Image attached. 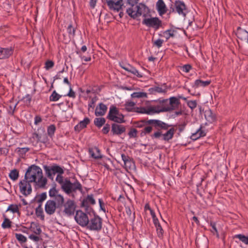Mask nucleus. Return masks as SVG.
Instances as JSON below:
<instances>
[{
	"mask_svg": "<svg viewBox=\"0 0 248 248\" xmlns=\"http://www.w3.org/2000/svg\"><path fill=\"white\" fill-rule=\"evenodd\" d=\"M180 104V102L176 97H171L169 99H163L160 101V105L151 106L147 108H137L136 112L140 113L152 114L161 112H170L177 109Z\"/></svg>",
	"mask_w": 248,
	"mask_h": 248,
	"instance_id": "nucleus-1",
	"label": "nucleus"
},
{
	"mask_svg": "<svg viewBox=\"0 0 248 248\" xmlns=\"http://www.w3.org/2000/svg\"><path fill=\"white\" fill-rule=\"evenodd\" d=\"M126 13L133 18H136L141 15L146 18L149 14L150 10L145 4L140 3L139 5L131 6V7L126 10Z\"/></svg>",
	"mask_w": 248,
	"mask_h": 248,
	"instance_id": "nucleus-2",
	"label": "nucleus"
},
{
	"mask_svg": "<svg viewBox=\"0 0 248 248\" xmlns=\"http://www.w3.org/2000/svg\"><path fill=\"white\" fill-rule=\"evenodd\" d=\"M42 170L38 166L32 165L27 169L25 174L24 179L29 182L33 183L36 182L38 177L42 174Z\"/></svg>",
	"mask_w": 248,
	"mask_h": 248,
	"instance_id": "nucleus-3",
	"label": "nucleus"
},
{
	"mask_svg": "<svg viewBox=\"0 0 248 248\" xmlns=\"http://www.w3.org/2000/svg\"><path fill=\"white\" fill-rule=\"evenodd\" d=\"M62 189L67 194L76 192L77 190H79L81 192L82 191V186L78 180L71 183L67 178L65 179V183L62 186Z\"/></svg>",
	"mask_w": 248,
	"mask_h": 248,
	"instance_id": "nucleus-4",
	"label": "nucleus"
},
{
	"mask_svg": "<svg viewBox=\"0 0 248 248\" xmlns=\"http://www.w3.org/2000/svg\"><path fill=\"white\" fill-rule=\"evenodd\" d=\"M107 118L117 123L121 124L125 122L124 116L120 113L118 108L113 105L111 106L109 108Z\"/></svg>",
	"mask_w": 248,
	"mask_h": 248,
	"instance_id": "nucleus-5",
	"label": "nucleus"
},
{
	"mask_svg": "<svg viewBox=\"0 0 248 248\" xmlns=\"http://www.w3.org/2000/svg\"><path fill=\"white\" fill-rule=\"evenodd\" d=\"M86 227L91 231L99 232L102 228V219L98 216L94 215L93 217L89 219V223Z\"/></svg>",
	"mask_w": 248,
	"mask_h": 248,
	"instance_id": "nucleus-6",
	"label": "nucleus"
},
{
	"mask_svg": "<svg viewBox=\"0 0 248 248\" xmlns=\"http://www.w3.org/2000/svg\"><path fill=\"white\" fill-rule=\"evenodd\" d=\"M43 168L47 177L52 180H53V175L56 173L63 174L64 173L62 168L56 164L51 167L44 165Z\"/></svg>",
	"mask_w": 248,
	"mask_h": 248,
	"instance_id": "nucleus-7",
	"label": "nucleus"
},
{
	"mask_svg": "<svg viewBox=\"0 0 248 248\" xmlns=\"http://www.w3.org/2000/svg\"><path fill=\"white\" fill-rule=\"evenodd\" d=\"M170 12H176L179 15L185 17L187 13V9L183 1L178 0L175 1L174 7H172V4H171Z\"/></svg>",
	"mask_w": 248,
	"mask_h": 248,
	"instance_id": "nucleus-8",
	"label": "nucleus"
},
{
	"mask_svg": "<svg viewBox=\"0 0 248 248\" xmlns=\"http://www.w3.org/2000/svg\"><path fill=\"white\" fill-rule=\"evenodd\" d=\"M49 196L51 198H53L54 202H55L57 208H61L64 203V199L62 195L59 193L55 187L51 188L49 191Z\"/></svg>",
	"mask_w": 248,
	"mask_h": 248,
	"instance_id": "nucleus-9",
	"label": "nucleus"
},
{
	"mask_svg": "<svg viewBox=\"0 0 248 248\" xmlns=\"http://www.w3.org/2000/svg\"><path fill=\"white\" fill-rule=\"evenodd\" d=\"M142 23L148 27L157 30L162 26V21L158 17H146L143 19Z\"/></svg>",
	"mask_w": 248,
	"mask_h": 248,
	"instance_id": "nucleus-10",
	"label": "nucleus"
},
{
	"mask_svg": "<svg viewBox=\"0 0 248 248\" xmlns=\"http://www.w3.org/2000/svg\"><path fill=\"white\" fill-rule=\"evenodd\" d=\"M42 130L43 133V134H39L34 132L30 138V142L34 146H36L37 144L40 142L45 143L47 141V137L46 134L45 133V129L43 128Z\"/></svg>",
	"mask_w": 248,
	"mask_h": 248,
	"instance_id": "nucleus-11",
	"label": "nucleus"
},
{
	"mask_svg": "<svg viewBox=\"0 0 248 248\" xmlns=\"http://www.w3.org/2000/svg\"><path fill=\"white\" fill-rule=\"evenodd\" d=\"M64 207L63 213L65 215L70 217L74 215L76 207L75 202L70 199L67 201L62 205Z\"/></svg>",
	"mask_w": 248,
	"mask_h": 248,
	"instance_id": "nucleus-12",
	"label": "nucleus"
},
{
	"mask_svg": "<svg viewBox=\"0 0 248 248\" xmlns=\"http://www.w3.org/2000/svg\"><path fill=\"white\" fill-rule=\"evenodd\" d=\"M75 219L77 223L82 227H86L89 223L87 215L81 210H78L76 212Z\"/></svg>",
	"mask_w": 248,
	"mask_h": 248,
	"instance_id": "nucleus-13",
	"label": "nucleus"
},
{
	"mask_svg": "<svg viewBox=\"0 0 248 248\" xmlns=\"http://www.w3.org/2000/svg\"><path fill=\"white\" fill-rule=\"evenodd\" d=\"M31 183L23 179L19 183V187L20 192L25 196L30 195L32 192Z\"/></svg>",
	"mask_w": 248,
	"mask_h": 248,
	"instance_id": "nucleus-14",
	"label": "nucleus"
},
{
	"mask_svg": "<svg viewBox=\"0 0 248 248\" xmlns=\"http://www.w3.org/2000/svg\"><path fill=\"white\" fill-rule=\"evenodd\" d=\"M106 1L110 10L118 12L121 9L123 0H106Z\"/></svg>",
	"mask_w": 248,
	"mask_h": 248,
	"instance_id": "nucleus-15",
	"label": "nucleus"
},
{
	"mask_svg": "<svg viewBox=\"0 0 248 248\" xmlns=\"http://www.w3.org/2000/svg\"><path fill=\"white\" fill-rule=\"evenodd\" d=\"M34 183V186L35 188H42L45 189L46 188V185L47 183V180L46 178L43 176V172L36 179V182Z\"/></svg>",
	"mask_w": 248,
	"mask_h": 248,
	"instance_id": "nucleus-16",
	"label": "nucleus"
},
{
	"mask_svg": "<svg viewBox=\"0 0 248 248\" xmlns=\"http://www.w3.org/2000/svg\"><path fill=\"white\" fill-rule=\"evenodd\" d=\"M55 203L54 202V200H49L46 202L45 206V210L47 214L52 215L54 214L57 208Z\"/></svg>",
	"mask_w": 248,
	"mask_h": 248,
	"instance_id": "nucleus-17",
	"label": "nucleus"
},
{
	"mask_svg": "<svg viewBox=\"0 0 248 248\" xmlns=\"http://www.w3.org/2000/svg\"><path fill=\"white\" fill-rule=\"evenodd\" d=\"M126 130L125 127L123 125L114 123L111 125V132L113 135H120Z\"/></svg>",
	"mask_w": 248,
	"mask_h": 248,
	"instance_id": "nucleus-18",
	"label": "nucleus"
},
{
	"mask_svg": "<svg viewBox=\"0 0 248 248\" xmlns=\"http://www.w3.org/2000/svg\"><path fill=\"white\" fill-rule=\"evenodd\" d=\"M14 52L12 47L3 48L0 47V59H5L11 56Z\"/></svg>",
	"mask_w": 248,
	"mask_h": 248,
	"instance_id": "nucleus-19",
	"label": "nucleus"
},
{
	"mask_svg": "<svg viewBox=\"0 0 248 248\" xmlns=\"http://www.w3.org/2000/svg\"><path fill=\"white\" fill-rule=\"evenodd\" d=\"M236 35L238 38L248 43V32L245 30L238 27L237 29Z\"/></svg>",
	"mask_w": 248,
	"mask_h": 248,
	"instance_id": "nucleus-20",
	"label": "nucleus"
},
{
	"mask_svg": "<svg viewBox=\"0 0 248 248\" xmlns=\"http://www.w3.org/2000/svg\"><path fill=\"white\" fill-rule=\"evenodd\" d=\"M156 9L159 14L162 16L167 12V8L163 0H158L156 3Z\"/></svg>",
	"mask_w": 248,
	"mask_h": 248,
	"instance_id": "nucleus-21",
	"label": "nucleus"
},
{
	"mask_svg": "<svg viewBox=\"0 0 248 248\" xmlns=\"http://www.w3.org/2000/svg\"><path fill=\"white\" fill-rule=\"evenodd\" d=\"M108 108L102 103H101L99 104L98 106L96 107L95 110V115L96 116H102L105 114Z\"/></svg>",
	"mask_w": 248,
	"mask_h": 248,
	"instance_id": "nucleus-22",
	"label": "nucleus"
},
{
	"mask_svg": "<svg viewBox=\"0 0 248 248\" xmlns=\"http://www.w3.org/2000/svg\"><path fill=\"white\" fill-rule=\"evenodd\" d=\"M151 93L154 94L158 93H166L167 92V87L166 84H164L161 87L155 86L149 89Z\"/></svg>",
	"mask_w": 248,
	"mask_h": 248,
	"instance_id": "nucleus-23",
	"label": "nucleus"
},
{
	"mask_svg": "<svg viewBox=\"0 0 248 248\" xmlns=\"http://www.w3.org/2000/svg\"><path fill=\"white\" fill-rule=\"evenodd\" d=\"M89 153L92 157L94 159H99L102 157L100 150L96 147L89 148Z\"/></svg>",
	"mask_w": 248,
	"mask_h": 248,
	"instance_id": "nucleus-24",
	"label": "nucleus"
},
{
	"mask_svg": "<svg viewBox=\"0 0 248 248\" xmlns=\"http://www.w3.org/2000/svg\"><path fill=\"white\" fill-rule=\"evenodd\" d=\"M206 135V132L204 130L202 129V126H201V127L197 130L196 132H195L194 133H192L191 135L190 138L194 140H195L201 137H204Z\"/></svg>",
	"mask_w": 248,
	"mask_h": 248,
	"instance_id": "nucleus-25",
	"label": "nucleus"
},
{
	"mask_svg": "<svg viewBox=\"0 0 248 248\" xmlns=\"http://www.w3.org/2000/svg\"><path fill=\"white\" fill-rule=\"evenodd\" d=\"M90 122V120L88 118H85L83 121H80L75 126V130L79 132L82 129L86 127L87 124H89Z\"/></svg>",
	"mask_w": 248,
	"mask_h": 248,
	"instance_id": "nucleus-26",
	"label": "nucleus"
},
{
	"mask_svg": "<svg viewBox=\"0 0 248 248\" xmlns=\"http://www.w3.org/2000/svg\"><path fill=\"white\" fill-rule=\"evenodd\" d=\"M90 203L91 204L93 205L95 203V201L93 197V195H88L87 197L83 200L82 202L81 206L86 208L87 209L89 207L88 203Z\"/></svg>",
	"mask_w": 248,
	"mask_h": 248,
	"instance_id": "nucleus-27",
	"label": "nucleus"
},
{
	"mask_svg": "<svg viewBox=\"0 0 248 248\" xmlns=\"http://www.w3.org/2000/svg\"><path fill=\"white\" fill-rule=\"evenodd\" d=\"M29 229L35 234L40 235L42 233V230L37 223L32 222Z\"/></svg>",
	"mask_w": 248,
	"mask_h": 248,
	"instance_id": "nucleus-28",
	"label": "nucleus"
},
{
	"mask_svg": "<svg viewBox=\"0 0 248 248\" xmlns=\"http://www.w3.org/2000/svg\"><path fill=\"white\" fill-rule=\"evenodd\" d=\"M122 67L125 70L130 72L133 75L137 76L139 78L142 77V74H140L135 67H132L130 65L122 66Z\"/></svg>",
	"mask_w": 248,
	"mask_h": 248,
	"instance_id": "nucleus-29",
	"label": "nucleus"
},
{
	"mask_svg": "<svg viewBox=\"0 0 248 248\" xmlns=\"http://www.w3.org/2000/svg\"><path fill=\"white\" fill-rule=\"evenodd\" d=\"M204 116L206 120L210 123L215 122L216 120V115L213 113L211 109L206 110Z\"/></svg>",
	"mask_w": 248,
	"mask_h": 248,
	"instance_id": "nucleus-30",
	"label": "nucleus"
},
{
	"mask_svg": "<svg viewBox=\"0 0 248 248\" xmlns=\"http://www.w3.org/2000/svg\"><path fill=\"white\" fill-rule=\"evenodd\" d=\"M210 83V80L202 81L201 79H197L195 81L193 87L197 88L200 86L206 87L208 86Z\"/></svg>",
	"mask_w": 248,
	"mask_h": 248,
	"instance_id": "nucleus-31",
	"label": "nucleus"
},
{
	"mask_svg": "<svg viewBox=\"0 0 248 248\" xmlns=\"http://www.w3.org/2000/svg\"><path fill=\"white\" fill-rule=\"evenodd\" d=\"M175 130L173 128L169 129L166 133L163 135V140L168 141L173 138Z\"/></svg>",
	"mask_w": 248,
	"mask_h": 248,
	"instance_id": "nucleus-32",
	"label": "nucleus"
},
{
	"mask_svg": "<svg viewBox=\"0 0 248 248\" xmlns=\"http://www.w3.org/2000/svg\"><path fill=\"white\" fill-rule=\"evenodd\" d=\"M35 214L37 217H40L42 220H44L45 216L42 208L41 204H39L38 206L35 209Z\"/></svg>",
	"mask_w": 248,
	"mask_h": 248,
	"instance_id": "nucleus-33",
	"label": "nucleus"
},
{
	"mask_svg": "<svg viewBox=\"0 0 248 248\" xmlns=\"http://www.w3.org/2000/svg\"><path fill=\"white\" fill-rule=\"evenodd\" d=\"M233 238H237L245 245H248V236L242 234H238L235 235Z\"/></svg>",
	"mask_w": 248,
	"mask_h": 248,
	"instance_id": "nucleus-34",
	"label": "nucleus"
},
{
	"mask_svg": "<svg viewBox=\"0 0 248 248\" xmlns=\"http://www.w3.org/2000/svg\"><path fill=\"white\" fill-rule=\"evenodd\" d=\"M106 122V119L104 118H96L94 120V124L97 127L100 128Z\"/></svg>",
	"mask_w": 248,
	"mask_h": 248,
	"instance_id": "nucleus-35",
	"label": "nucleus"
},
{
	"mask_svg": "<svg viewBox=\"0 0 248 248\" xmlns=\"http://www.w3.org/2000/svg\"><path fill=\"white\" fill-rule=\"evenodd\" d=\"M9 176L13 181H16L19 177V171L16 169L10 171Z\"/></svg>",
	"mask_w": 248,
	"mask_h": 248,
	"instance_id": "nucleus-36",
	"label": "nucleus"
},
{
	"mask_svg": "<svg viewBox=\"0 0 248 248\" xmlns=\"http://www.w3.org/2000/svg\"><path fill=\"white\" fill-rule=\"evenodd\" d=\"M61 97L62 95L58 94L56 91H54L49 96V101L55 102L58 101Z\"/></svg>",
	"mask_w": 248,
	"mask_h": 248,
	"instance_id": "nucleus-37",
	"label": "nucleus"
},
{
	"mask_svg": "<svg viewBox=\"0 0 248 248\" xmlns=\"http://www.w3.org/2000/svg\"><path fill=\"white\" fill-rule=\"evenodd\" d=\"M136 103L133 101H128L125 104V109L127 111H133Z\"/></svg>",
	"mask_w": 248,
	"mask_h": 248,
	"instance_id": "nucleus-38",
	"label": "nucleus"
},
{
	"mask_svg": "<svg viewBox=\"0 0 248 248\" xmlns=\"http://www.w3.org/2000/svg\"><path fill=\"white\" fill-rule=\"evenodd\" d=\"M46 199V192H43L40 195H37L35 199L37 202L42 204V202Z\"/></svg>",
	"mask_w": 248,
	"mask_h": 248,
	"instance_id": "nucleus-39",
	"label": "nucleus"
},
{
	"mask_svg": "<svg viewBox=\"0 0 248 248\" xmlns=\"http://www.w3.org/2000/svg\"><path fill=\"white\" fill-rule=\"evenodd\" d=\"M131 96L132 98H146L147 94L144 92H135L132 93Z\"/></svg>",
	"mask_w": 248,
	"mask_h": 248,
	"instance_id": "nucleus-40",
	"label": "nucleus"
},
{
	"mask_svg": "<svg viewBox=\"0 0 248 248\" xmlns=\"http://www.w3.org/2000/svg\"><path fill=\"white\" fill-rule=\"evenodd\" d=\"M15 235L16 239L20 243L22 244L27 242V238L22 234L16 233Z\"/></svg>",
	"mask_w": 248,
	"mask_h": 248,
	"instance_id": "nucleus-41",
	"label": "nucleus"
},
{
	"mask_svg": "<svg viewBox=\"0 0 248 248\" xmlns=\"http://www.w3.org/2000/svg\"><path fill=\"white\" fill-rule=\"evenodd\" d=\"M55 131H56V127H55V125L51 124L47 127V132L48 135L50 137H52V136L54 134Z\"/></svg>",
	"mask_w": 248,
	"mask_h": 248,
	"instance_id": "nucleus-42",
	"label": "nucleus"
},
{
	"mask_svg": "<svg viewBox=\"0 0 248 248\" xmlns=\"http://www.w3.org/2000/svg\"><path fill=\"white\" fill-rule=\"evenodd\" d=\"M16 152L19 154L20 156H23L25 155L26 153H27L29 150L30 148L28 147L25 148H17Z\"/></svg>",
	"mask_w": 248,
	"mask_h": 248,
	"instance_id": "nucleus-43",
	"label": "nucleus"
},
{
	"mask_svg": "<svg viewBox=\"0 0 248 248\" xmlns=\"http://www.w3.org/2000/svg\"><path fill=\"white\" fill-rule=\"evenodd\" d=\"M11 223L9 219L5 217L1 226L3 229L10 228L11 227Z\"/></svg>",
	"mask_w": 248,
	"mask_h": 248,
	"instance_id": "nucleus-44",
	"label": "nucleus"
},
{
	"mask_svg": "<svg viewBox=\"0 0 248 248\" xmlns=\"http://www.w3.org/2000/svg\"><path fill=\"white\" fill-rule=\"evenodd\" d=\"M155 228L157 236L160 239L163 238L164 230H163L161 225L158 226H156Z\"/></svg>",
	"mask_w": 248,
	"mask_h": 248,
	"instance_id": "nucleus-45",
	"label": "nucleus"
},
{
	"mask_svg": "<svg viewBox=\"0 0 248 248\" xmlns=\"http://www.w3.org/2000/svg\"><path fill=\"white\" fill-rule=\"evenodd\" d=\"M67 31L70 36L74 37L75 36L76 30L71 24H69L67 27Z\"/></svg>",
	"mask_w": 248,
	"mask_h": 248,
	"instance_id": "nucleus-46",
	"label": "nucleus"
},
{
	"mask_svg": "<svg viewBox=\"0 0 248 248\" xmlns=\"http://www.w3.org/2000/svg\"><path fill=\"white\" fill-rule=\"evenodd\" d=\"M152 129L153 128L152 126L147 125L145 126V127L144 128V129L140 133L141 136H143L145 135L146 134H149L150 133H151Z\"/></svg>",
	"mask_w": 248,
	"mask_h": 248,
	"instance_id": "nucleus-47",
	"label": "nucleus"
},
{
	"mask_svg": "<svg viewBox=\"0 0 248 248\" xmlns=\"http://www.w3.org/2000/svg\"><path fill=\"white\" fill-rule=\"evenodd\" d=\"M29 238L35 242H38L42 240V238L41 237L40 235H36L35 234H30L29 236Z\"/></svg>",
	"mask_w": 248,
	"mask_h": 248,
	"instance_id": "nucleus-48",
	"label": "nucleus"
},
{
	"mask_svg": "<svg viewBox=\"0 0 248 248\" xmlns=\"http://www.w3.org/2000/svg\"><path fill=\"white\" fill-rule=\"evenodd\" d=\"M7 211H11L12 213H15L18 212L19 209L17 205L11 204L7 209Z\"/></svg>",
	"mask_w": 248,
	"mask_h": 248,
	"instance_id": "nucleus-49",
	"label": "nucleus"
},
{
	"mask_svg": "<svg viewBox=\"0 0 248 248\" xmlns=\"http://www.w3.org/2000/svg\"><path fill=\"white\" fill-rule=\"evenodd\" d=\"M62 174H58L56 178V181L60 185H61V187H62V185L65 183V180H63V177L62 176Z\"/></svg>",
	"mask_w": 248,
	"mask_h": 248,
	"instance_id": "nucleus-50",
	"label": "nucleus"
},
{
	"mask_svg": "<svg viewBox=\"0 0 248 248\" xmlns=\"http://www.w3.org/2000/svg\"><path fill=\"white\" fill-rule=\"evenodd\" d=\"M145 122H146L145 120L138 122H136L134 123V125L136 127L141 128L146 126V124L145 123Z\"/></svg>",
	"mask_w": 248,
	"mask_h": 248,
	"instance_id": "nucleus-51",
	"label": "nucleus"
},
{
	"mask_svg": "<svg viewBox=\"0 0 248 248\" xmlns=\"http://www.w3.org/2000/svg\"><path fill=\"white\" fill-rule=\"evenodd\" d=\"M159 121L157 120H145V123L146 124V125H153L155 126H157V125L159 123Z\"/></svg>",
	"mask_w": 248,
	"mask_h": 248,
	"instance_id": "nucleus-52",
	"label": "nucleus"
},
{
	"mask_svg": "<svg viewBox=\"0 0 248 248\" xmlns=\"http://www.w3.org/2000/svg\"><path fill=\"white\" fill-rule=\"evenodd\" d=\"M54 63L52 61L47 60L45 62V68L46 70H48L54 66Z\"/></svg>",
	"mask_w": 248,
	"mask_h": 248,
	"instance_id": "nucleus-53",
	"label": "nucleus"
},
{
	"mask_svg": "<svg viewBox=\"0 0 248 248\" xmlns=\"http://www.w3.org/2000/svg\"><path fill=\"white\" fill-rule=\"evenodd\" d=\"M137 132L138 131L135 128H131L128 135L130 138H136L137 136Z\"/></svg>",
	"mask_w": 248,
	"mask_h": 248,
	"instance_id": "nucleus-54",
	"label": "nucleus"
},
{
	"mask_svg": "<svg viewBox=\"0 0 248 248\" xmlns=\"http://www.w3.org/2000/svg\"><path fill=\"white\" fill-rule=\"evenodd\" d=\"M108 162H111V159L108 158H105L103 160L102 165L107 170H110L111 169L110 168L108 164Z\"/></svg>",
	"mask_w": 248,
	"mask_h": 248,
	"instance_id": "nucleus-55",
	"label": "nucleus"
},
{
	"mask_svg": "<svg viewBox=\"0 0 248 248\" xmlns=\"http://www.w3.org/2000/svg\"><path fill=\"white\" fill-rule=\"evenodd\" d=\"M174 31L173 30H168L165 31L164 33L166 35V39H168L170 37H173L174 36Z\"/></svg>",
	"mask_w": 248,
	"mask_h": 248,
	"instance_id": "nucleus-56",
	"label": "nucleus"
},
{
	"mask_svg": "<svg viewBox=\"0 0 248 248\" xmlns=\"http://www.w3.org/2000/svg\"><path fill=\"white\" fill-rule=\"evenodd\" d=\"M187 106L191 109H193L197 107L196 101H188L187 103Z\"/></svg>",
	"mask_w": 248,
	"mask_h": 248,
	"instance_id": "nucleus-57",
	"label": "nucleus"
},
{
	"mask_svg": "<svg viewBox=\"0 0 248 248\" xmlns=\"http://www.w3.org/2000/svg\"><path fill=\"white\" fill-rule=\"evenodd\" d=\"M157 126L160 127L163 129L166 130L168 129V128L170 127V125L159 120Z\"/></svg>",
	"mask_w": 248,
	"mask_h": 248,
	"instance_id": "nucleus-58",
	"label": "nucleus"
},
{
	"mask_svg": "<svg viewBox=\"0 0 248 248\" xmlns=\"http://www.w3.org/2000/svg\"><path fill=\"white\" fill-rule=\"evenodd\" d=\"M163 42L164 41L163 40L158 39L154 42V45L156 46L158 48H159L162 46Z\"/></svg>",
	"mask_w": 248,
	"mask_h": 248,
	"instance_id": "nucleus-59",
	"label": "nucleus"
},
{
	"mask_svg": "<svg viewBox=\"0 0 248 248\" xmlns=\"http://www.w3.org/2000/svg\"><path fill=\"white\" fill-rule=\"evenodd\" d=\"M191 68L192 67L190 64H186L182 67V70L183 72L188 73Z\"/></svg>",
	"mask_w": 248,
	"mask_h": 248,
	"instance_id": "nucleus-60",
	"label": "nucleus"
},
{
	"mask_svg": "<svg viewBox=\"0 0 248 248\" xmlns=\"http://www.w3.org/2000/svg\"><path fill=\"white\" fill-rule=\"evenodd\" d=\"M109 129H110V125L108 124H106L102 129V132L104 134H106L109 132Z\"/></svg>",
	"mask_w": 248,
	"mask_h": 248,
	"instance_id": "nucleus-61",
	"label": "nucleus"
},
{
	"mask_svg": "<svg viewBox=\"0 0 248 248\" xmlns=\"http://www.w3.org/2000/svg\"><path fill=\"white\" fill-rule=\"evenodd\" d=\"M31 98L29 94H27L25 97L24 98V101L26 105H28L30 104Z\"/></svg>",
	"mask_w": 248,
	"mask_h": 248,
	"instance_id": "nucleus-62",
	"label": "nucleus"
},
{
	"mask_svg": "<svg viewBox=\"0 0 248 248\" xmlns=\"http://www.w3.org/2000/svg\"><path fill=\"white\" fill-rule=\"evenodd\" d=\"M99 203L100 209L103 210L104 212H106L105 207V204L103 201V200L101 199H99Z\"/></svg>",
	"mask_w": 248,
	"mask_h": 248,
	"instance_id": "nucleus-63",
	"label": "nucleus"
},
{
	"mask_svg": "<svg viewBox=\"0 0 248 248\" xmlns=\"http://www.w3.org/2000/svg\"><path fill=\"white\" fill-rule=\"evenodd\" d=\"M67 95L73 98H75L76 97L75 93L72 90L71 86L70 87V90Z\"/></svg>",
	"mask_w": 248,
	"mask_h": 248,
	"instance_id": "nucleus-64",
	"label": "nucleus"
}]
</instances>
